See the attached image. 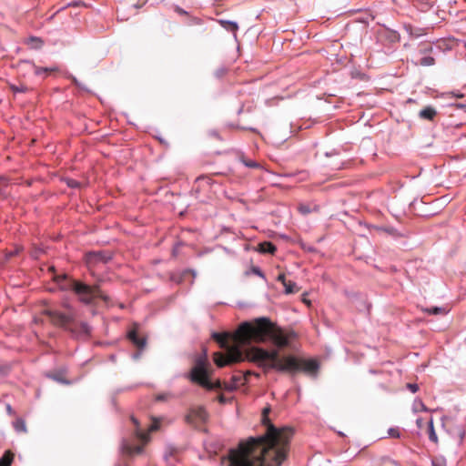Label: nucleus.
I'll use <instances>...</instances> for the list:
<instances>
[{
    "label": "nucleus",
    "mask_w": 466,
    "mask_h": 466,
    "mask_svg": "<svg viewBox=\"0 0 466 466\" xmlns=\"http://www.w3.org/2000/svg\"><path fill=\"white\" fill-rule=\"evenodd\" d=\"M269 408L262 411V423L267 427L263 436L250 438L228 452L229 466H280L287 459L289 442L294 434L291 427L274 426L269 419Z\"/></svg>",
    "instance_id": "obj_1"
},
{
    "label": "nucleus",
    "mask_w": 466,
    "mask_h": 466,
    "mask_svg": "<svg viewBox=\"0 0 466 466\" xmlns=\"http://www.w3.org/2000/svg\"><path fill=\"white\" fill-rule=\"evenodd\" d=\"M236 332L233 336L229 333L212 334V338L219 346L225 350V352H215L213 356L214 362L219 368L234 363L244 361L245 360L256 363L264 369L265 371L274 369L278 371L296 373L303 371L305 373H315L319 369L318 362L313 360H301L289 355L279 357V351L267 350L258 347H252L246 351L241 350V344L235 339Z\"/></svg>",
    "instance_id": "obj_2"
},
{
    "label": "nucleus",
    "mask_w": 466,
    "mask_h": 466,
    "mask_svg": "<svg viewBox=\"0 0 466 466\" xmlns=\"http://www.w3.org/2000/svg\"><path fill=\"white\" fill-rule=\"evenodd\" d=\"M293 332L286 333L268 318H258L253 322H243L236 330L235 339L241 344L263 343L268 339L279 348L287 347Z\"/></svg>",
    "instance_id": "obj_3"
},
{
    "label": "nucleus",
    "mask_w": 466,
    "mask_h": 466,
    "mask_svg": "<svg viewBox=\"0 0 466 466\" xmlns=\"http://www.w3.org/2000/svg\"><path fill=\"white\" fill-rule=\"evenodd\" d=\"M61 279L65 281L62 288L72 289L79 300L85 304H91L96 298H99L106 303L109 301V298L103 293L98 285L89 286L77 280L67 279L66 276Z\"/></svg>",
    "instance_id": "obj_4"
},
{
    "label": "nucleus",
    "mask_w": 466,
    "mask_h": 466,
    "mask_svg": "<svg viewBox=\"0 0 466 466\" xmlns=\"http://www.w3.org/2000/svg\"><path fill=\"white\" fill-rule=\"evenodd\" d=\"M131 420L135 426V435L143 442V444L149 441V433L157 431L160 427V420L157 418L152 419V422L146 431H142L139 421L134 416H131ZM143 451L144 445H125V451L129 456L141 454Z\"/></svg>",
    "instance_id": "obj_5"
},
{
    "label": "nucleus",
    "mask_w": 466,
    "mask_h": 466,
    "mask_svg": "<svg viewBox=\"0 0 466 466\" xmlns=\"http://www.w3.org/2000/svg\"><path fill=\"white\" fill-rule=\"evenodd\" d=\"M189 377L193 382L198 383L208 390L220 388L219 381H217L215 384H213L208 380L207 362L201 359L197 360L195 366L191 370Z\"/></svg>",
    "instance_id": "obj_6"
},
{
    "label": "nucleus",
    "mask_w": 466,
    "mask_h": 466,
    "mask_svg": "<svg viewBox=\"0 0 466 466\" xmlns=\"http://www.w3.org/2000/svg\"><path fill=\"white\" fill-rule=\"evenodd\" d=\"M45 314L48 316L53 325L75 332V316L73 313H62L58 310L46 309Z\"/></svg>",
    "instance_id": "obj_7"
},
{
    "label": "nucleus",
    "mask_w": 466,
    "mask_h": 466,
    "mask_svg": "<svg viewBox=\"0 0 466 466\" xmlns=\"http://www.w3.org/2000/svg\"><path fill=\"white\" fill-rule=\"evenodd\" d=\"M19 70H20V72H23V73L33 72V74L35 76L45 79L51 73L58 71V67L57 66H52V67L37 66L33 61L23 60L19 63Z\"/></svg>",
    "instance_id": "obj_8"
},
{
    "label": "nucleus",
    "mask_w": 466,
    "mask_h": 466,
    "mask_svg": "<svg viewBox=\"0 0 466 466\" xmlns=\"http://www.w3.org/2000/svg\"><path fill=\"white\" fill-rule=\"evenodd\" d=\"M208 412L202 407L191 409L185 417L186 422L194 427L199 428L206 423L208 420Z\"/></svg>",
    "instance_id": "obj_9"
},
{
    "label": "nucleus",
    "mask_w": 466,
    "mask_h": 466,
    "mask_svg": "<svg viewBox=\"0 0 466 466\" xmlns=\"http://www.w3.org/2000/svg\"><path fill=\"white\" fill-rule=\"evenodd\" d=\"M442 426L453 438L456 444L461 445L465 435L463 429L461 426L454 425L453 421L448 418L442 420Z\"/></svg>",
    "instance_id": "obj_10"
},
{
    "label": "nucleus",
    "mask_w": 466,
    "mask_h": 466,
    "mask_svg": "<svg viewBox=\"0 0 466 466\" xmlns=\"http://www.w3.org/2000/svg\"><path fill=\"white\" fill-rule=\"evenodd\" d=\"M111 254L105 251H91L86 254V262L89 267L99 263H106L111 259Z\"/></svg>",
    "instance_id": "obj_11"
},
{
    "label": "nucleus",
    "mask_w": 466,
    "mask_h": 466,
    "mask_svg": "<svg viewBox=\"0 0 466 466\" xmlns=\"http://www.w3.org/2000/svg\"><path fill=\"white\" fill-rule=\"evenodd\" d=\"M412 206H387V211L398 221L404 222L411 213Z\"/></svg>",
    "instance_id": "obj_12"
},
{
    "label": "nucleus",
    "mask_w": 466,
    "mask_h": 466,
    "mask_svg": "<svg viewBox=\"0 0 466 466\" xmlns=\"http://www.w3.org/2000/svg\"><path fill=\"white\" fill-rule=\"evenodd\" d=\"M138 326L137 324L134 325L133 329L129 330L127 337L131 340V342L137 346L139 350H143L147 344L146 337H140L138 335Z\"/></svg>",
    "instance_id": "obj_13"
},
{
    "label": "nucleus",
    "mask_w": 466,
    "mask_h": 466,
    "mask_svg": "<svg viewBox=\"0 0 466 466\" xmlns=\"http://www.w3.org/2000/svg\"><path fill=\"white\" fill-rule=\"evenodd\" d=\"M412 3L419 10L426 12L433 6L436 0H412Z\"/></svg>",
    "instance_id": "obj_14"
},
{
    "label": "nucleus",
    "mask_w": 466,
    "mask_h": 466,
    "mask_svg": "<svg viewBox=\"0 0 466 466\" xmlns=\"http://www.w3.org/2000/svg\"><path fill=\"white\" fill-rule=\"evenodd\" d=\"M437 116V111L432 106H426L421 109L419 113V116L422 119H427L432 121L434 117Z\"/></svg>",
    "instance_id": "obj_15"
},
{
    "label": "nucleus",
    "mask_w": 466,
    "mask_h": 466,
    "mask_svg": "<svg viewBox=\"0 0 466 466\" xmlns=\"http://www.w3.org/2000/svg\"><path fill=\"white\" fill-rule=\"evenodd\" d=\"M258 250L261 253L274 254L276 251V247L271 242L264 241L258 244Z\"/></svg>",
    "instance_id": "obj_16"
},
{
    "label": "nucleus",
    "mask_w": 466,
    "mask_h": 466,
    "mask_svg": "<svg viewBox=\"0 0 466 466\" xmlns=\"http://www.w3.org/2000/svg\"><path fill=\"white\" fill-rule=\"evenodd\" d=\"M14 453L11 451H6L0 458V466H10L14 460Z\"/></svg>",
    "instance_id": "obj_17"
},
{
    "label": "nucleus",
    "mask_w": 466,
    "mask_h": 466,
    "mask_svg": "<svg viewBox=\"0 0 466 466\" xmlns=\"http://www.w3.org/2000/svg\"><path fill=\"white\" fill-rule=\"evenodd\" d=\"M427 424H428V435H429V439H430L432 442H434V443H438V437H437V434H436L435 430H434V426H433V420H432V419H431Z\"/></svg>",
    "instance_id": "obj_18"
},
{
    "label": "nucleus",
    "mask_w": 466,
    "mask_h": 466,
    "mask_svg": "<svg viewBox=\"0 0 466 466\" xmlns=\"http://www.w3.org/2000/svg\"><path fill=\"white\" fill-rule=\"evenodd\" d=\"M220 24L225 29L233 33H236L238 29V24L233 21L220 20Z\"/></svg>",
    "instance_id": "obj_19"
},
{
    "label": "nucleus",
    "mask_w": 466,
    "mask_h": 466,
    "mask_svg": "<svg viewBox=\"0 0 466 466\" xmlns=\"http://www.w3.org/2000/svg\"><path fill=\"white\" fill-rule=\"evenodd\" d=\"M283 286L285 287L286 294H293L299 291V288L297 287L296 283L291 280H287L284 282Z\"/></svg>",
    "instance_id": "obj_20"
},
{
    "label": "nucleus",
    "mask_w": 466,
    "mask_h": 466,
    "mask_svg": "<svg viewBox=\"0 0 466 466\" xmlns=\"http://www.w3.org/2000/svg\"><path fill=\"white\" fill-rule=\"evenodd\" d=\"M26 44L28 46H30L32 48H34V49H39L43 46V41L40 38H38V37L30 36L27 39Z\"/></svg>",
    "instance_id": "obj_21"
},
{
    "label": "nucleus",
    "mask_w": 466,
    "mask_h": 466,
    "mask_svg": "<svg viewBox=\"0 0 466 466\" xmlns=\"http://www.w3.org/2000/svg\"><path fill=\"white\" fill-rule=\"evenodd\" d=\"M233 383L232 385L227 387L228 390H235L238 388L240 385H244L246 380H244V376H233L232 377Z\"/></svg>",
    "instance_id": "obj_22"
},
{
    "label": "nucleus",
    "mask_w": 466,
    "mask_h": 466,
    "mask_svg": "<svg viewBox=\"0 0 466 466\" xmlns=\"http://www.w3.org/2000/svg\"><path fill=\"white\" fill-rule=\"evenodd\" d=\"M61 181L64 182L70 188H80L81 187V183L74 178H71V177H63L61 179Z\"/></svg>",
    "instance_id": "obj_23"
},
{
    "label": "nucleus",
    "mask_w": 466,
    "mask_h": 466,
    "mask_svg": "<svg viewBox=\"0 0 466 466\" xmlns=\"http://www.w3.org/2000/svg\"><path fill=\"white\" fill-rule=\"evenodd\" d=\"M439 96L442 97V98H447V99L452 98V97L462 98L464 96V94L460 91H451V92L441 93Z\"/></svg>",
    "instance_id": "obj_24"
},
{
    "label": "nucleus",
    "mask_w": 466,
    "mask_h": 466,
    "mask_svg": "<svg viewBox=\"0 0 466 466\" xmlns=\"http://www.w3.org/2000/svg\"><path fill=\"white\" fill-rule=\"evenodd\" d=\"M239 159L241 163H243L247 167L261 168V165L258 162L250 159H246L244 156H241Z\"/></svg>",
    "instance_id": "obj_25"
},
{
    "label": "nucleus",
    "mask_w": 466,
    "mask_h": 466,
    "mask_svg": "<svg viewBox=\"0 0 466 466\" xmlns=\"http://www.w3.org/2000/svg\"><path fill=\"white\" fill-rule=\"evenodd\" d=\"M13 425L17 432H26L25 421L23 419L18 418Z\"/></svg>",
    "instance_id": "obj_26"
},
{
    "label": "nucleus",
    "mask_w": 466,
    "mask_h": 466,
    "mask_svg": "<svg viewBox=\"0 0 466 466\" xmlns=\"http://www.w3.org/2000/svg\"><path fill=\"white\" fill-rule=\"evenodd\" d=\"M418 64L422 66H431L435 64V59L431 56H426L421 57Z\"/></svg>",
    "instance_id": "obj_27"
},
{
    "label": "nucleus",
    "mask_w": 466,
    "mask_h": 466,
    "mask_svg": "<svg viewBox=\"0 0 466 466\" xmlns=\"http://www.w3.org/2000/svg\"><path fill=\"white\" fill-rule=\"evenodd\" d=\"M8 187L7 178L5 177H0V195L6 194Z\"/></svg>",
    "instance_id": "obj_28"
},
{
    "label": "nucleus",
    "mask_w": 466,
    "mask_h": 466,
    "mask_svg": "<svg viewBox=\"0 0 466 466\" xmlns=\"http://www.w3.org/2000/svg\"><path fill=\"white\" fill-rule=\"evenodd\" d=\"M432 466H447L446 460L442 456L434 457L431 461Z\"/></svg>",
    "instance_id": "obj_29"
},
{
    "label": "nucleus",
    "mask_w": 466,
    "mask_h": 466,
    "mask_svg": "<svg viewBox=\"0 0 466 466\" xmlns=\"http://www.w3.org/2000/svg\"><path fill=\"white\" fill-rule=\"evenodd\" d=\"M425 311L428 312L429 314H433V315L446 313L445 309L440 308V307L429 308V309H426Z\"/></svg>",
    "instance_id": "obj_30"
},
{
    "label": "nucleus",
    "mask_w": 466,
    "mask_h": 466,
    "mask_svg": "<svg viewBox=\"0 0 466 466\" xmlns=\"http://www.w3.org/2000/svg\"><path fill=\"white\" fill-rule=\"evenodd\" d=\"M12 90L15 93H25V92H27L28 87L24 85H21L20 86H13Z\"/></svg>",
    "instance_id": "obj_31"
},
{
    "label": "nucleus",
    "mask_w": 466,
    "mask_h": 466,
    "mask_svg": "<svg viewBox=\"0 0 466 466\" xmlns=\"http://www.w3.org/2000/svg\"><path fill=\"white\" fill-rule=\"evenodd\" d=\"M69 79H71L72 83L76 86L78 88L86 90V88L74 76L70 75L68 76Z\"/></svg>",
    "instance_id": "obj_32"
},
{
    "label": "nucleus",
    "mask_w": 466,
    "mask_h": 466,
    "mask_svg": "<svg viewBox=\"0 0 466 466\" xmlns=\"http://www.w3.org/2000/svg\"><path fill=\"white\" fill-rule=\"evenodd\" d=\"M388 434H389L390 437L399 438L400 437V431H399L398 428H390L388 431Z\"/></svg>",
    "instance_id": "obj_33"
},
{
    "label": "nucleus",
    "mask_w": 466,
    "mask_h": 466,
    "mask_svg": "<svg viewBox=\"0 0 466 466\" xmlns=\"http://www.w3.org/2000/svg\"><path fill=\"white\" fill-rule=\"evenodd\" d=\"M315 209H316L315 208L313 209H311L310 206H299V211L301 214H308Z\"/></svg>",
    "instance_id": "obj_34"
},
{
    "label": "nucleus",
    "mask_w": 466,
    "mask_h": 466,
    "mask_svg": "<svg viewBox=\"0 0 466 466\" xmlns=\"http://www.w3.org/2000/svg\"><path fill=\"white\" fill-rule=\"evenodd\" d=\"M407 388L412 392V393H415L418 391L419 390V386L417 384H413V383H408L407 384Z\"/></svg>",
    "instance_id": "obj_35"
},
{
    "label": "nucleus",
    "mask_w": 466,
    "mask_h": 466,
    "mask_svg": "<svg viewBox=\"0 0 466 466\" xmlns=\"http://www.w3.org/2000/svg\"><path fill=\"white\" fill-rule=\"evenodd\" d=\"M80 328H81L82 332L85 334H88L90 331L89 326L86 323H81Z\"/></svg>",
    "instance_id": "obj_36"
},
{
    "label": "nucleus",
    "mask_w": 466,
    "mask_h": 466,
    "mask_svg": "<svg viewBox=\"0 0 466 466\" xmlns=\"http://www.w3.org/2000/svg\"><path fill=\"white\" fill-rule=\"evenodd\" d=\"M50 377L59 382H66V380L62 378L61 375H50Z\"/></svg>",
    "instance_id": "obj_37"
},
{
    "label": "nucleus",
    "mask_w": 466,
    "mask_h": 466,
    "mask_svg": "<svg viewBox=\"0 0 466 466\" xmlns=\"http://www.w3.org/2000/svg\"><path fill=\"white\" fill-rule=\"evenodd\" d=\"M18 253V249L15 248L14 251H9L6 253V258H10L12 257H14L15 255H16Z\"/></svg>",
    "instance_id": "obj_38"
},
{
    "label": "nucleus",
    "mask_w": 466,
    "mask_h": 466,
    "mask_svg": "<svg viewBox=\"0 0 466 466\" xmlns=\"http://www.w3.org/2000/svg\"><path fill=\"white\" fill-rule=\"evenodd\" d=\"M416 424H417L418 428L421 429L424 425V421L421 418H418L416 420Z\"/></svg>",
    "instance_id": "obj_39"
},
{
    "label": "nucleus",
    "mask_w": 466,
    "mask_h": 466,
    "mask_svg": "<svg viewBox=\"0 0 466 466\" xmlns=\"http://www.w3.org/2000/svg\"><path fill=\"white\" fill-rule=\"evenodd\" d=\"M175 11L179 15H187V13L179 6L175 7Z\"/></svg>",
    "instance_id": "obj_40"
},
{
    "label": "nucleus",
    "mask_w": 466,
    "mask_h": 466,
    "mask_svg": "<svg viewBox=\"0 0 466 466\" xmlns=\"http://www.w3.org/2000/svg\"><path fill=\"white\" fill-rule=\"evenodd\" d=\"M279 281H280L282 284L287 281L284 274H279L277 279Z\"/></svg>",
    "instance_id": "obj_41"
},
{
    "label": "nucleus",
    "mask_w": 466,
    "mask_h": 466,
    "mask_svg": "<svg viewBox=\"0 0 466 466\" xmlns=\"http://www.w3.org/2000/svg\"><path fill=\"white\" fill-rule=\"evenodd\" d=\"M418 406L419 407H416V410H419V409L421 410H427L425 405L422 402H419Z\"/></svg>",
    "instance_id": "obj_42"
},
{
    "label": "nucleus",
    "mask_w": 466,
    "mask_h": 466,
    "mask_svg": "<svg viewBox=\"0 0 466 466\" xmlns=\"http://www.w3.org/2000/svg\"><path fill=\"white\" fill-rule=\"evenodd\" d=\"M254 272L258 275L259 277H264L263 273L261 272V270L259 268H254Z\"/></svg>",
    "instance_id": "obj_43"
},
{
    "label": "nucleus",
    "mask_w": 466,
    "mask_h": 466,
    "mask_svg": "<svg viewBox=\"0 0 466 466\" xmlns=\"http://www.w3.org/2000/svg\"><path fill=\"white\" fill-rule=\"evenodd\" d=\"M453 106H454L455 107H457V108H465V107H466V105H465V104H461V103L454 104Z\"/></svg>",
    "instance_id": "obj_44"
},
{
    "label": "nucleus",
    "mask_w": 466,
    "mask_h": 466,
    "mask_svg": "<svg viewBox=\"0 0 466 466\" xmlns=\"http://www.w3.org/2000/svg\"><path fill=\"white\" fill-rule=\"evenodd\" d=\"M252 374H255L254 372H251V371H247L246 374L244 375V380L247 381V379H248V376H250Z\"/></svg>",
    "instance_id": "obj_45"
},
{
    "label": "nucleus",
    "mask_w": 466,
    "mask_h": 466,
    "mask_svg": "<svg viewBox=\"0 0 466 466\" xmlns=\"http://www.w3.org/2000/svg\"><path fill=\"white\" fill-rule=\"evenodd\" d=\"M6 410L9 414H12L13 413V410H12V407L10 405H7L6 406Z\"/></svg>",
    "instance_id": "obj_46"
},
{
    "label": "nucleus",
    "mask_w": 466,
    "mask_h": 466,
    "mask_svg": "<svg viewBox=\"0 0 466 466\" xmlns=\"http://www.w3.org/2000/svg\"><path fill=\"white\" fill-rule=\"evenodd\" d=\"M224 73H225V70H224V69H220V70H218V71L217 72V76H222Z\"/></svg>",
    "instance_id": "obj_47"
},
{
    "label": "nucleus",
    "mask_w": 466,
    "mask_h": 466,
    "mask_svg": "<svg viewBox=\"0 0 466 466\" xmlns=\"http://www.w3.org/2000/svg\"><path fill=\"white\" fill-rule=\"evenodd\" d=\"M219 401H220V402H222V403H224V402H225V398H224V396H223V395H221V396L219 397Z\"/></svg>",
    "instance_id": "obj_48"
},
{
    "label": "nucleus",
    "mask_w": 466,
    "mask_h": 466,
    "mask_svg": "<svg viewBox=\"0 0 466 466\" xmlns=\"http://www.w3.org/2000/svg\"><path fill=\"white\" fill-rule=\"evenodd\" d=\"M432 50V46H429L428 48H425L424 51H431Z\"/></svg>",
    "instance_id": "obj_49"
},
{
    "label": "nucleus",
    "mask_w": 466,
    "mask_h": 466,
    "mask_svg": "<svg viewBox=\"0 0 466 466\" xmlns=\"http://www.w3.org/2000/svg\"><path fill=\"white\" fill-rule=\"evenodd\" d=\"M383 461L385 462H390V461L389 459H383Z\"/></svg>",
    "instance_id": "obj_50"
},
{
    "label": "nucleus",
    "mask_w": 466,
    "mask_h": 466,
    "mask_svg": "<svg viewBox=\"0 0 466 466\" xmlns=\"http://www.w3.org/2000/svg\"><path fill=\"white\" fill-rule=\"evenodd\" d=\"M392 35H393L394 39H396L397 38L396 33H393Z\"/></svg>",
    "instance_id": "obj_51"
},
{
    "label": "nucleus",
    "mask_w": 466,
    "mask_h": 466,
    "mask_svg": "<svg viewBox=\"0 0 466 466\" xmlns=\"http://www.w3.org/2000/svg\"><path fill=\"white\" fill-rule=\"evenodd\" d=\"M430 214L428 213H425V214H421V216H429Z\"/></svg>",
    "instance_id": "obj_52"
}]
</instances>
